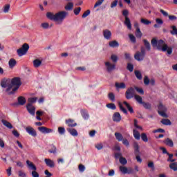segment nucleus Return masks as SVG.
Instances as JSON below:
<instances>
[{
  "instance_id": "f257e3e1",
  "label": "nucleus",
  "mask_w": 177,
  "mask_h": 177,
  "mask_svg": "<svg viewBox=\"0 0 177 177\" xmlns=\"http://www.w3.org/2000/svg\"><path fill=\"white\" fill-rule=\"evenodd\" d=\"M20 85H21V82L19 77H14L12 80L7 79L1 83L2 88H7L6 92L8 95H13L20 88Z\"/></svg>"
},
{
  "instance_id": "f03ea898",
  "label": "nucleus",
  "mask_w": 177,
  "mask_h": 177,
  "mask_svg": "<svg viewBox=\"0 0 177 177\" xmlns=\"http://www.w3.org/2000/svg\"><path fill=\"white\" fill-rule=\"evenodd\" d=\"M142 43H144V46H141V51H137L134 55L135 59L138 62L144 60L146 55V50L148 52H150L151 50V44L147 39H142Z\"/></svg>"
},
{
  "instance_id": "7ed1b4c3",
  "label": "nucleus",
  "mask_w": 177,
  "mask_h": 177,
  "mask_svg": "<svg viewBox=\"0 0 177 177\" xmlns=\"http://www.w3.org/2000/svg\"><path fill=\"white\" fill-rule=\"evenodd\" d=\"M46 16L50 20L56 21L57 24H62V23H63V20L66 19L67 16H68V12L66 11H59L56 14H53L52 12H47Z\"/></svg>"
},
{
  "instance_id": "20e7f679",
  "label": "nucleus",
  "mask_w": 177,
  "mask_h": 177,
  "mask_svg": "<svg viewBox=\"0 0 177 177\" xmlns=\"http://www.w3.org/2000/svg\"><path fill=\"white\" fill-rule=\"evenodd\" d=\"M29 49H30V45H28V44L27 43H24L22 45L21 48H20L17 50L18 56L21 57V56H24V55H26Z\"/></svg>"
},
{
  "instance_id": "39448f33",
  "label": "nucleus",
  "mask_w": 177,
  "mask_h": 177,
  "mask_svg": "<svg viewBox=\"0 0 177 177\" xmlns=\"http://www.w3.org/2000/svg\"><path fill=\"white\" fill-rule=\"evenodd\" d=\"M158 113L159 115H160L162 118H167L168 115L166 113V111H167V109L165 106H164L162 103H160L158 105Z\"/></svg>"
},
{
  "instance_id": "423d86ee",
  "label": "nucleus",
  "mask_w": 177,
  "mask_h": 177,
  "mask_svg": "<svg viewBox=\"0 0 177 177\" xmlns=\"http://www.w3.org/2000/svg\"><path fill=\"white\" fill-rule=\"evenodd\" d=\"M122 15L124 17V25L127 27V28L129 30H131L132 26L131 24V21H130L129 18L128 17V15H129L128 10H123Z\"/></svg>"
},
{
  "instance_id": "0eeeda50",
  "label": "nucleus",
  "mask_w": 177,
  "mask_h": 177,
  "mask_svg": "<svg viewBox=\"0 0 177 177\" xmlns=\"http://www.w3.org/2000/svg\"><path fill=\"white\" fill-rule=\"evenodd\" d=\"M134 150H135V155L136 156V160L138 162L142 163V158L140 157L139 154H140V147L139 145L137 142H134L133 144Z\"/></svg>"
},
{
  "instance_id": "6e6552de",
  "label": "nucleus",
  "mask_w": 177,
  "mask_h": 177,
  "mask_svg": "<svg viewBox=\"0 0 177 177\" xmlns=\"http://www.w3.org/2000/svg\"><path fill=\"white\" fill-rule=\"evenodd\" d=\"M125 97L127 100L135 97V89L133 87H130L126 91Z\"/></svg>"
},
{
  "instance_id": "1a4fd4ad",
  "label": "nucleus",
  "mask_w": 177,
  "mask_h": 177,
  "mask_svg": "<svg viewBox=\"0 0 177 177\" xmlns=\"http://www.w3.org/2000/svg\"><path fill=\"white\" fill-rule=\"evenodd\" d=\"M119 169L123 174H133L134 173L131 167L127 168L125 166H120Z\"/></svg>"
},
{
  "instance_id": "9d476101",
  "label": "nucleus",
  "mask_w": 177,
  "mask_h": 177,
  "mask_svg": "<svg viewBox=\"0 0 177 177\" xmlns=\"http://www.w3.org/2000/svg\"><path fill=\"white\" fill-rule=\"evenodd\" d=\"M112 120L115 122H120L122 120V116L119 112H115L113 115Z\"/></svg>"
},
{
  "instance_id": "9b49d317",
  "label": "nucleus",
  "mask_w": 177,
  "mask_h": 177,
  "mask_svg": "<svg viewBox=\"0 0 177 177\" xmlns=\"http://www.w3.org/2000/svg\"><path fill=\"white\" fill-rule=\"evenodd\" d=\"M26 109L28 110V113H30L31 115H35V106L32 104H27Z\"/></svg>"
},
{
  "instance_id": "f8f14e48",
  "label": "nucleus",
  "mask_w": 177,
  "mask_h": 177,
  "mask_svg": "<svg viewBox=\"0 0 177 177\" xmlns=\"http://www.w3.org/2000/svg\"><path fill=\"white\" fill-rule=\"evenodd\" d=\"M103 35L105 39H106L107 41H110V39H111L112 33L108 29L104 30Z\"/></svg>"
},
{
  "instance_id": "ddd939ff",
  "label": "nucleus",
  "mask_w": 177,
  "mask_h": 177,
  "mask_svg": "<svg viewBox=\"0 0 177 177\" xmlns=\"http://www.w3.org/2000/svg\"><path fill=\"white\" fill-rule=\"evenodd\" d=\"M105 67H106V71H108V73H110L115 69V65L112 64L109 62H105Z\"/></svg>"
},
{
  "instance_id": "4468645a",
  "label": "nucleus",
  "mask_w": 177,
  "mask_h": 177,
  "mask_svg": "<svg viewBox=\"0 0 177 177\" xmlns=\"http://www.w3.org/2000/svg\"><path fill=\"white\" fill-rule=\"evenodd\" d=\"M26 132L29 133V135H31V136H37V131L34 129V128L31 127H28L26 128Z\"/></svg>"
},
{
  "instance_id": "2eb2a0df",
  "label": "nucleus",
  "mask_w": 177,
  "mask_h": 177,
  "mask_svg": "<svg viewBox=\"0 0 177 177\" xmlns=\"http://www.w3.org/2000/svg\"><path fill=\"white\" fill-rule=\"evenodd\" d=\"M38 131L41 132V133H50V132H53V130L48 129L45 127H38Z\"/></svg>"
},
{
  "instance_id": "dca6fc26",
  "label": "nucleus",
  "mask_w": 177,
  "mask_h": 177,
  "mask_svg": "<svg viewBox=\"0 0 177 177\" xmlns=\"http://www.w3.org/2000/svg\"><path fill=\"white\" fill-rule=\"evenodd\" d=\"M44 162L47 167H49L50 168H55V162H53V160L49 158H46L44 159Z\"/></svg>"
},
{
  "instance_id": "f3484780",
  "label": "nucleus",
  "mask_w": 177,
  "mask_h": 177,
  "mask_svg": "<svg viewBox=\"0 0 177 177\" xmlns=\"http://www.w3.org/2000/svg\"><path fill=\"white\" fill-rule=\"evenodd\" d=\"M115 87L116 88L117 90L125 89L127 88V85H125V83H124V82H120V83L115 82Z\"/></svg>"
},
{
  "instance_id": "a211bd4d",
  "label": "nucleus",
  "mask_w": 177,
  "mask_h": 177,
  "mask_svg": "<svg viewBox=\"0 0 177 177\" xmlns=\"http://www.w3.org/2000/svg\"><path fill=\"white\" fill-rule=\"evenodd\" d=\"M66 124H67L68 127H71V128L77 127V123L73 119L66 120Z\"/></svg>"
},
{
  "instance_id": "6ab92c4d",
  "label": "nucleus",
  "mask_w": 177,
  "mask_h": 177,
  "mask_svg": "<svg viewBox=\"0 0 177 177\" xmlns=\"http://www.w3.org/2000/svg\"><path fill=\"white\" fill-rule=\"evenodd\" d=\"M109 46L111 48H118L120 46V44L118 41L113 40L109 42Z\"/></svg>"
},
{
  "instance_id": "aec40b11",
  "label": "nucleus",
  "mask_w": 177,
  "mask_h": 177,
  "mask_svg": "<svg viewBox=\"0 0 177 177\" xmlns=\"http://www.w3.org/2000/svg\"><path fill=\"white\" fill-rule=\"evenodd\" d=\"M27 102V100H26V97H23V96H20L18 97V104L20 106H24V104H26Z\"/></svg>"
},
{
  "instance_id": "412c9836",
  "label": "nucleus",
  "mask_w": 177,
  "mask_h": 177,
  "mask_svg": "<svg viewBox=\"0 0 177 177\" xmlns=\"http://www.w3.org/2000/svg\"><path fill=\"white\" fill-rule=\"evenodd\" d=\"M26 164L28 168H30L32 171H37V167L35 166V165H34V163H32V162H30V160H27Z\"/></svg>"
},
{
  "instance_id": "4be33fe9",
  "label": "nucleus",
  "mask_w": 177,
  "mask_h": 177,
  "mask_svg": "<svg viewBox=\"0 0 177 177\" xmlns=\"http://www.w3.org/2000/svg\"><path fill=\"white\" fill-rule=\"evenodd\" d=\"M1 122L3 124V125H4V127H6L7 128H8L9 129H12V128H13V125H12V124L9 122H8L6 120H1Z\"/></svg>"
},
{
  "instance_id": "5701e85b",
  "label": "nucleus",
  "mask_w": 177,
  "mask_h": 177,
  "mask_svg": "<svg viewBox=\"0 0 177 177\" xmlns=\"http://www.w3.org/2000/svg\"><path fill=\"white\" fill-rule=\"evenodd\" d=\"M42 64V61L39 59H36L33 61V66L35 68H38Z\"/></svg>"
},
{
  "instance_id": "b1692460",
  "label": "nucleus",
  "mask_w": 177,
  "mask_h": 177,
  "mask_svg": "<svg viewBox=\"0 0 177 177\" xmlns=\"http://www.w3.org/2000/svg\"><path fill=\"white\" fill-rule=\"evenodd\" d=\"M164 143L169 146V147H174V142L169 138H167L164 140Z\"/></svg>"
},
{
  "instance_id": "393cba45",
  "label": "nucleus",
  "mask_w": 177,
  "mask_h": 177,
  "mask_svg": "<svg viewBox=\"0 0 177 177\" xmlns=\"http://www.w3.org/2000/svg\"><path fill=\"white\" fill-rule=\"evenodd\" d=\"M161 124L165 126H171V122L170 120L167 119V118H163L160 121Z\"/></svg>"
},
{
  "instance_id": "a878e982",
  "label": "nucleus",
  "mask_w": 177,
  "mask_h": 177,
  "mask_svg": "<svg viewBox=\"0 0 177 177\" xmlns=\"http://www.w3.org/2000/svg\"><path fill=\"white\" fill-rule=\"evenodd\" d=\"M17 64V62H16V59L13 58H11L8 62L10 68H13V67H15V66H16Z\"/></svg>"
},
{
  "instance_id": "bb28decb",
  "label": "nucleus",
  "mask_w": 177,
  "mask_h": 177,
  "mask_svg": "<svg viewBox=\"0 0 177 177\" xmlns=\"http://www.w3.org/2000/svg\"><path fill=\"white\" fill-rule=\"evenodd\" d=\"M67 131L71 133V135H72V136H78V132L75 129L68 128L67 129Z\"/></svg>"
},
{
  "instance_id": "cd10ccee",
  "label": "nucleus",
  "mask_w": 177,
  "mask_h": 177,
  "mask_svg": "<svg viewBox=\"0 0 177 177\" xmlns=\"http://www.w3.org/2000/svg\"><path fill=\"white\" fill-rule=\"evenodd\" d=\"M114 136L118 142H121L124 140V137L120 133H115Z\"/></svg>"
},
{
  "instance_id": "c85d7f7f",
  "label": "nucleus",
  "mask_w": 177,
  "mask_h": 177,
  "mask_svg": "<svg viewBox=\"0 0 177 177\" xmlns=\"http://www.w3.org/2000/svg\"><path fill=\"white\" fill-rule=\"evenodd\" d=\"M134 74L138 80L141 81L142 80V75L140 71L136 70Z\"/></svg>"
},
{
  "instance_id": "c756f323",
  "label": "nucleus",
  "mask_w": 177,
  "mask_h": 177,
  "mask_svg": "<svg viewBox=\"0 0 177 177\" xmlns=\"http://www.w3.org/2000/svg\"><path fill=\"white\" fill-rule=\"evenodd\" d=\"M164 43L165 42L162 39L158 40V43H157V46H156L157 50H161V48H162V46L164 45Z\"/></svg>"
},
{
  "instance_id": "7c9ffc66",
  "label": "nucleus",
  "mask_w": 177,
  "mask_h": 177,
  "mask_svg": "<svg viewBox=\"0 0 177 177\" xmlns=\"http://www.w3.org/2000/svg\"><path fill=\"white\" fill-rule=\"evenodd\" d=\"M118 106L120 109V111H122V113H124V114L127 115V109H125V107L123 106L122 104L119 102L118 103Z\"/></svg>"
},
{
  "instance_id": "2f4dec72",
  "label": "nucleus",
  "mask_w": 177,
  "mask_h": 177,
  "mask_svg": "<svg viewBox=\"0 0 177 177\" xmlns=\"http://www.w3.org/2000/svg\"><path fill=\"white\" fill-rule=\"evenodd\" d=\"M133 136L134 138L137 140H139L140 139V133L138 131V130H136L134 129L133 131Z\"/></svg>"
},
{
  "instance_id": "473e14b6",
  "label": "nucleus",
  "mask_w": 177,
  "mask_h": 177,
  "mask_svg": "<svg viewBox=\"0 0 177 177\" xmlns=\"http://www.w3.org/2000/svg\"><path fill=\"white\" fill-rule=\"evenodd\" d=\"M73 8H74V3L69 2L65 6V10H71L73 9Z\"/></svg>"
},
{
  "instance_id": "72a5a7b5",
  "label": "nucleus",
  "mask_w": 177,
  "mask_h": 177,
  "mask_svg": "<svg viewBox=\"0 0 177 177\" xmlns=\"http://www.w3.org/2000/svg\"><path fill=\"white\" fill-rule=\"evenodd\" d=\"M38 100V97H30L28 99V104H32Z\"/></svg>"
},
{
  "instance_id": "f704fd0d",
  "label": "nucleus",
  "mask_w": 177,
  "mask_h": 177,
  "mask_svg": "<svg viewBox=\"0 0 177 177\" xmlns=\"http://www.w3.org/2000/svg\"><path fill=\"white\" fill-rule=\"evenodd\" d=\"M81 114H82V117L84 118V120H88V111H86L85 109H82Z\"/></svg>"
},
{
  "instance_id": "c9c22d12",
  "label": "nucleus",
  "mask_w": 177,
  "mask_h": 177,
  "mask_svg": "<svg viewBox=\"0 0 177 177\" xmlns=\"http://www.w3.org/2000/svg\"><path fill=\"white\" fill-rule=\"evenodd\" d=\"M108 98L110 100L111 102H115V96L114 93H109L108 94Z\"/></svg>"
},
{
  "instance_id": "e433bc0d",
  "label": "nucleus",
  "mask_w": 177,
  "mask_h": 177,
  "mask_svg": "<svg viewBox=\"0 0 177 177\" xmlns=\"http://www.w3.org/2000/svg\"><path fill=\"white\" fill-rule=\"evenodd\" d=\"M169 167L174 171H177V162L171 163V165H169Z\"/></svg>"
},
{
  "instance_id": "4c0bfd02",
  "label": "nucleus",
  "mask_w": 177,
  "mask_h": 177,
  "mask_svg": "<svg viewBox=\"0 0 177 177\" xmlns=\"http://www.w3.org/2000/svg\"><path fill=\"white\" fill-rule=\"evenodd\" d=\"M141 104H142V106H144L146 109H151V104L149 102H142Z\"/></svg>"
},
{
  "instance_id": "58836bf2",
  "label": "nucleus",
  "mask_w": 177,
  "mask_h": 177,
  "mask_svg": "<svg viewBox=\"0 0 177 177\" xmlns=\"http://www.w3.org/2000/svg\"><path fill=\"white\" fill-rule=\"evenodd\" d=\"M119 162L121 165H125L127 164V158H124V157H120L119 158Z\"/></svg>"
},
{
  "instance_id": "ea45409f",
  "label": "nucleus",
  "mask_w": 177,
  "mask_h": 177,
  "mask_svg": "<svg viewBox=\"0 0 177 177\" xmlns=\"http://www.w3.org/2000/svg\"><path fill=\"white\" fill-rule=\"evenodd\" d=\"M134 97L139 104H142L144 102L142 98L140 95H136Z\"/></svg>"
},
{
  "instance_id": "a19ab883",
  "label": "nucleus",
  "mask_w": 177,
  "mask_h": 177,
  "mask_svg": "<svg viewBox=\"0 0 177 177\" xmlns=\"http://www.w3.org/2000/svg\"><path fill=\"white\" fill-rule=\"evenodd\" d=\"M106 107L111 110H115L117 108L114 103H109V104H106Z\"/></svg>"
},
{
  "instance_id": "79ce46f5",
  "label": "nucleus",
  "mask_w": 177,
  "mask_h": 177,
  "mask_svg": "<svg viewBox=\"0 0 177 177\" xmlns=\"http://www.w3.org/2000/svg\"><path fill=\"white\" fill-rule=\"evenodd\" d=\"M141 24L144 25H150L151 24V21H149V19H145L144 18H141Z\"/></svg>"
},
{
  "instance_id": "37998d69",
  "label": "nucleus",
  "mask_w": 177,
  "mask_h": 177,
  "mask_svg": "<svg viewBox=\"0 0 177 177\" xmlns=\"http://www.w3.org/2000/svg\"><path fill=\"white\" fill-rule=\"evenodd\" d=\"M118 5V0H114L113 2L111 3L110 8H115Z\"/></svg>"
},
{
  "instance_id": "c03bdc74",
  "label": "nucleus",
  "mask_w": 177,
  "mask_h": 177,
  "mask_svg": "<svg viewBox=\"0 0 177 177\" xmlns=\"http://www.w3.org/2000/svg\"><path fill=\"white\" fill-rule=\"evenodd\" d=\"M172 30L170 31L171 34L173 35H177V28L175 26H171Z\"/></svg>"
},
{
  "instance_id": "a18cd8bd",
  "label": "nucleus",
  "mask_w": 177,
  "mask_h": 177,
  "mask_svg": "<svg viewBox=\"0 0 177 177\" xmlns=\"http://www.w3.org/2000/svg\"><path fill=\"white\" fill-rule=\"evenodd\" d=\"M129 38L133 44L136 43V37L133 35H132V34L129 35Z\"/></svg>"
},
{
  "instance_id": "49530a36",
  "label": "nucleus",
  "mask_w": 177,
  "mask_h": 177,
  "mask_svg": "<svg viewBox=\"0 0 177 177\" xmlns=\"http://www.w3.org/2000/svg\"><path fill=\"white\" fill-rule=\"evenodd\" d=\"M149 84H150V80H149V77L148 76H145L144 77V84L145 86H149Z\"/></svg>"
},
{
  "instance_id": "de8ad7c7",
  "label": "nucleus",
  "mask_w": 177,
  "mask_h": 177,
  "mask_svg": "<svg viewBox=\"0 0 177 177\" xmlns=\"http://www.w3.org/2000/svg\"><path fill=\"white\" fill-rule=\"evenodd\" d=\"M111 60L113 61L114 63L118 62V55H115L114 54H112V55H111Z\"/></svg>"
},
{
  "instance_id": "09e8293b",
  "label": "nucleus",
  "mask_w": 177,
  "mask_h": 177,
  "mask_svg": "<svg viewBox=\"0 0 177 177\" xmlns=\"http://www.w3.org/2000/svg\"><path fill=\"white\" fill-rule=\"evenodd\" d=\"M136 35L137 37V38H142V32L140 31V28H138L136 31Z\"/></svg>"
},
{
  "instance_id": "8fccbe9b",
  "label": "nucleus",
  "mask_w": 177,
  "mask_h": 177,
  "mask_svg": "<svg viewBox=\"0 0 177 177\" xmlns=\"http://www.w3.org/2000/svg\"><path fill=\"white\" fill-rule=\"evenodd\" d=\"M158 42V41L156 39H151V46H152L153 48L157 47Z\"/></svg>"
},
{
  "instance_id": "3c124183",
  "label": "nucleus",
  "mask_w": 177,
  "mask_h": 177,
  "mask_svg": "<svg viewBox=\"0 0 177 177\" xmlns=\"http://www.w3.org/2000/svg\"><path fill=\"white\" fill-rule=\"evenodd\" d=\"M17 174L19 177H27V174L22 170L18 171Z\"/></svg>"
},
{
  "instance_id": "603ef678",
  "label": "nucleus",
  "mask_w": 177,
  "mask_h": 177,
  "mask_svg": "<svg viewBox=\"0 0 177 177\" xmlns=\"http://www.w3.org/2000/svg\"><path fill=\"white\" fill-rule=\"evenodd\" d=\"M141 139L142 140V141H144L145 142H148V138L146 133H142L141 134Z\"/></svg>"
},
{
  "instance_id": "864d4df0",
  "label": "nucleus",
  "mask_w": 177,
  "mask_h": 177,
  "mask_svg": "<svg viewBox=\"0 0 177 177\" xmlns=\"http://www.w3.org/2000/svg\"><path fill=\"white\" fill-rule=\"evenodd\" d=\"M104 0H98L95 4L94 5V8H96L97 7H99L102 6Z\"/></svg>"
},
{
  "instance_id": "5fc2aeb1",
  "label": "nucleus",
  "mask_w": 177,
  "mask_h": 177,
  "mask_svg": "<svg viewBox=\"0 0 177 177\" xmlns=\"http://www.w3.org/2000/svg\"><path fill=\"white\" fill-rule=\"evenodd\" d=\"M73 12L75 16H78V15H80V12H81V7L75 8Z\"/></svg>"
},
{
  "instance_id": "6e6d98bb",
  "label": "nucleus",
  "mask_w": 177,
  "mask_h": 177,
  "mask_svg": "<svg viewBox=\"0 0 177 177\" xmlns=\"http://www.w3.org/2000/svg\"><path fill=\"white\" fill-rule=\"evenodd\" d=\"M10 9V4H6L3 8L4 13H8Z\"/></svg>"
},
{
  "instance_id": "4d7b16f0",
  "label": "nucleus",
  "mask_w": 177,
  "mask_h": 177,
  "mask_svg": "<svg viewBox=\"0 0 177 177\" xmlns=\"http://www.w3.org/2000/svg\"><path fill=\"white\" fill-rule=\"evenodd\" d=\"M127 69L128 71H129L130 72H133V65L130 64V63H128L127 64Z\"/></svg>"
},
{
  "instance_id": "13d9d810",
  "label": "nucleus",
  "mask_w": 177,
  "mask_h": 177,
  "mask_svg": "<svg viewBox=\"0 0 177 177\" xmlns=\"http://www.w3.org/2000/svg\"><path fill=\"white\" fill-rule=\"evenodd\" d=\"M78 169L80 172H84L85 171V166H84L82 164L79 165Z\"/></svg>"
},
{
  "instance_id": "bf43d9fd",
  "label": "nucleus",
  "mask_w": 177,
  "mask_h": 177,
  "mask_svg": "<svg viewBox=\"0 0 177 177\" xmlns=\"http://www.w3.org/2000/svg\"><path fill=\"white\" fill-rule=\"evenodd\" d=\"M135 89L141 95H144L145 93L143 88L136 86Z\"/></svg>"
},
{
  "instance_id": "052dcab7",
  "label": "nucleus",
  "mask_w": 177,
  "mask_h": 177,
  "mask_svg": "<svg viewBox=\"0 0 177 177\" xmlns=\"http://www.w3.org/2000/svg\"><path fill=\"white\" fill-rule=\"evenodd\" d=\"M58 132L60 133V135H64V132H66V129H64V127H59Z\"/></svg>"
},
{
  "instance_id": "680f3d73",
  "label": "nucleus",
  "mask_w": 177,
  "mask_h": 177,
  "mask_svg": "<svg viewBox=\"0 0 177 177\" xmlns=\"http://www.w3.org/2000/svg\"><path fill=\"white\" fill-rule=\"evenodd\" d=\"M124 58H125V59H127V60L131 61V57L130 53H124Z\"/></svg>"
},
{
  "instance_id": "e2e57ef3",
  "label": "nucleus",
  "mask_w": 177,
  "mask_h": 177,
  "mask_svg": "<svg viewBox=\"0 0 177 177\" xmlns=\"http://www.w3.org/2000/svg\"><path fill=\"white\" fill-rule=\"evenodd\" d=\"M95 147L97 149L98 151H100L103 149V145L102 143H99L95 145Z\"/></svg>"
},
{
  "instance_id": "0e129e2a",
  "label": "nucleus",
  "mask_w": 177,
  "mask_h": 177,
  "mask_svg": "<svg viewBox=\"0 0 177 177\" xmlns=\"http://www.w3.org/2000/svg\"><path fill=\"white\" fill-rule=\"evenodd\" d=\"M48 151H49V153H53V154H55V153L57 151V149L55 147V145H53L52 149H50Z\"/></svg>"
},
{
  "instance_id": "69168bd1",
  "label": "nucleus",
  "mask_w": 177,
  "mask_h": 177,
  "mask_svg": "<svg viewBox=\"0 0 177 177\" xmlns=\"http://www.w3.org/2000/svg\"><path fill=\"white\" fill-rule=\"evenodd\" d=\"M89 16V10H87L86 12H84V14L82 16V19H85V17H88Z\"/></svg>"
},
{
  "instance_id": "338daca9",
  "label": "nucleus",
  "mask_w": 177,
  "mask_h": 177,
  "mask_svg": "<svg viewBox=\"0 0 177 177\" xmlns=\"http://www.w3.org/2000/svg\"><path fill=\"white\" fill-rule=\"evenodd\" d=\"M32 177H39V174H38V172H37V170H33L32 171Z\"/></svg>"
},
{
  "instance_id": "774afa93",
  "label": "nucleus",
  "mask_w": 177,
  "mask_h": 177,
  "mask_svg": "<svg viewBox=\"0 0 177 177\" xmlns=\"http://www.w3.org/2000/svg\"><path fill=\"white\" fill-rule=\"evenodd\" d=\"M122 141V144L124 145H125L126 147H129V141L127 139H123Z\"/></svg>"
}]
</instances>
